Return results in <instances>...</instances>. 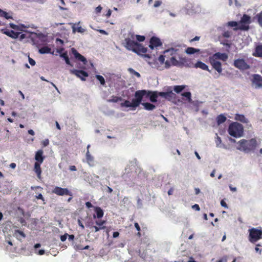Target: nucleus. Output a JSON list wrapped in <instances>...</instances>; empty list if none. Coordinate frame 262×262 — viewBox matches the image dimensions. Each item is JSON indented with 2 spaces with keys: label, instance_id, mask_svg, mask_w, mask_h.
Segmentation results:
<instances>
[{
  "label": "nucleus",
  "instance_id": "4468645a",
  "mask_svg": "<svg viewBox=\"0 0 262 262\" xmlns=\"http://www.w3.org/2000/svg\"><path fill=\"white\" fill-rule=\"evenodd\" d=\"M150 44L149 45V47L153 50L155 48H157L162 46V42L160 39L155 36L152 37L150 39Z\"/></svg>",
  "mask_w": 262,
  "mask_h": 262
},
{
  "label": "nucleus",
  "instance_id": "58836bf2",
  "mask_svg": "<svg viewBox=\"0 0 262 262\" xmlns=\"http://www.w3.org/2000/svg\"><path fill=\"white\" fill-rule=\"evenodd\" d=\"M227 25L229 27H237L238 25V23L235 21H229L227 23Z\"/></svg>",
  "mask_w": 262,
  "mask_h": 262
},
{
  "label": "nucleus",
  "instance_id": "f257e3e1",
  "mask_svg": "<svg viewBox=\"0 0 262 262\" xmlns=\"http://www.w3.org/2000/svg\"><path fill=\"white\" fill-rule=\"evenodd\" d=\"M177 50L173 48L165 50L163 55H161L157 60L161 64H164L166 69L170 66L182 67L187 61L186 57L180 56L177 53Z\"/></svg>",
  "mask_w": 262,
  "mask_h": 262
},
{
  "label": "nucleus",
  "instance_id": "9b49d317",
  "mask_svg": "<svg viewBox=\"0 0 262 262\" xmlns=\"http://www.w3.org/2000/svg\"><path fill=\"white\" fill-rule=\"evenodd\" d=\"M52 192L59 196L70 195L72 196V193L68 188H63L60 187L56 186L52 190Z\"/></svg>",
  "mask_w": 262,
  "mask_h": 262
},
{
  "label": "nucleus",
  "instance_id": "cd10ccee",
  "mask_svg": "<svg viewBox=\"0 0 262 262\" xmlns=\"http://www.w3.org/2000/svg\"><path fill=\"white\" fill-rule=\"evenodd\" d=\"M95 224L99 227H102V229L106 228V226L104 225L106 224V221L104 220H98L96 221Z\"/></svg>",
  "mask_w": 262,
  "mask_h": 262
},
{
  "label": "nucleus",
  "instance_id": "bb28decb",
  "mask_svg": "<svg viewBox=\"0 0 262 262\" xmlns=\"http://www.w3.org/2000/svg\"><path fill=\"white\" fill-rule=\"evenodd\" d=\"M200 51L199 49H197L192 47H188L186 50V53L187 54L191 55L198 53Z\"/></svg>",
  "mask_w": 262,
  "mask_h": 262
},
{
  "label": "nucleus",
  "instance_id": "de8ad7c7",
  "mask_svg": "<svg viewBox=\"0 0 262 262\" xmlns=\"http://www.w3.org/2000/svg\"><path fill=\"white\" fill-rule=\"evenodd\" d=\"M29 62L32 66H33L35 64V60L30 57H29Z\"/></svg>",
  "mask_w": 262,
  "mask_h": 262
},
{
  "label": "nucleus",
  "instance_id": "b1692460",
  "mask_svg": "<svg viewBox=\"0 0 262 262\" xmlns=\"http://www.w3.org/2000/svg\"><path fill=\"white\" fill-rule=\"evenodd\" d=\"M14 235L17 239L20 241L26 237L25 234L19 230H15Z\"/></svg>",
  "mask_w": 262,
  "mask_h": 262
},
{
  "label": "nucleus",
  "instance_id": "dca6fc26",
  "mask_svg": "<svg viewBox=\"0 0 262 262\" xmlns=\"http://www.w3.org/2000/svg\"><path fill=\"white\" fill-rule=\"evenodd\" d=\"M252 83L256 85V88H260L262 86V77L258 74L253 75L252 80Z\"/></svg>",
  "mask_w": 262,
  "mask_h": 262
},
{
  "label": "nucleus",
  "instance_id": "a18cd8bd",
  "mask_svg": "<svg viewBox=\"0 0 262 262\" xmlns=\"http://www.w3.org/2000/svg\"><path fill=\"white\" fill-rule=\"evenodd\" d=\"M68 235H69V234L68 233H65L64 235H61L60 236L61 241L62 242H64L66 240V239H67V238L68 237Z\"/></svg>",
  "mask_w": 262,
  "mask_h": 262
},
{
  "label": "nucleus",
  "instance_id": "37998d69",
  "mask_svg": "<svg viewBox=\"0 0 262 262\" xmlns=\"http://www.w3.org/2000/svg\"><path fill=\"white\" fill-rule=\"evenodd\" d=\"M146 61H147L149 65H150L152 68H157V69L159 68V66H157V64H158L157 63H156L155 62L152 63L150 60H146Z\"/></svg>",
  "mask_w": 262,
  "mask_h": 262
},
{
  "label": "nucleus",
  "instance_id": "20e7f679",
  "mask_svg": "<svg viewBox=\"0 0 262 262\" xmlns=\"http://www.w3.org/2000/svg\"><path fill=\"white\" fill-rule=\"evenodd\" d=\"M258 144L256 138H252L250 140L242 139L238 142L237 149L246 153H249L254 151Z\"/></svg>",
  "mask_w": 262,
  "mask_h": 262
},
{
  "label": "nucleus",
  "instance_id": "ddd939ff",
  "mask_svg": "<svg viewBox=\"0 0 262 262\" xmlns=\"http://www.w3.org/2000/svg\"><path fill=\"white\" fill-rule=\"evenodd\" d=\"M138 91H145V94L143 96H146L149 97V99L152 102H156L157 101V98L158 97V92H150L145 90H138Z\"/></svg>",
  "mask_w": 262,
  "mask_h": 262
},
{
  "label": "nucleus",
  "instance_id": "f8f14e48",
  "mask_svg": "<svg viewBox=\"0 0 262 262\" xmlns=\"http://www.w3.org/2000/svg\"><path fill=\"white\" fill-rule=\"evenodd\" d=\"M70 73L72 74L76 75L77 77L79 78L81 80L85 81V77H88V73L83 70H71Z\"/></svg>",
  "mask_w": 262,
  "mask_h": 262
},
{
  "label": "nucleus",
  "instance_id": "412c9836",
  "mask_svg": "<svg viewBox=\"0 0 262 262\" xmlns=\"http://www.w3.org/2000/svg\"><path fill=\"white\" fill-rule=\"evenodd\" d=\"M235 120L240 121L243 123L248 124L249 120L247 119L244 115L236 114L235 115Z\"/></svg>",
  "mask_w": 262,
  "mask_h": 262
},
{
  "label": "nucleus",
  "instance_id": "603ef678",
  "mask_svg": "<svg viewBox=\"0 0 262 262\" xmlns=\"http://www.w3.org/2000/svg\"><path fill=\"white\" fill-rule=\"evenodd\" d=\"M221 205L222 206H223L226 208H228L227 204H226V203L225 202V201L224 200H222L221 201Z\"/></svg>",
  "mask_w": 262,
  "mask_h": 262
},
{
  "label": "nucleus",
  "instance_id": "79ce46f5",
  "mask_svg": "<svg viewBox=\"0 0 262 262\" xmlns=\"http://www.w3.org/2000/svg\"><path fill=\"white\" fill-rule=\"evenodd\" d=\"M231 32L226 31L223 33V36L225 37L229 38L231 36Z\"/></svg>",
  "mask_w": 262,
  "mask_h": 262
},
{
  "label": "nucleus",
  "instance_id": "a19ab883",
  "mask_svg": "<svg viewBox=\"0 0 262 262\" xmlns=\"http://www.w3.org/2000/svg\"><path fill=\"white\" fill-rule=\"evenodd\" d=\"M90 228L94 229V232H97L100 230L102 229V227L99 228L98 226H93V225H89V226Z\"/></svg>",
  "mask_w": 262,
  "mask_h": 262
},
{
  "label": "nucleus",
  "instance_id": "72a5a7b5",
  "mask_svg": "<svg viewBox=\"0 0 262 262\" xmlns=\"http://www.w3.org/2000/svg\"><path fill=\"white\" fill-rule=\"evenodd\" d=\"M61 56L63 57L66 61V63L70 65L71 66H73V65L71 64V62L70 61V59L69 58V57L68 56V54L67 53H64L61 55Z\"/></svg>",
  "mask_w": 262,
  "mask_h": 262
},
{
  "label": "nucleus",
  "instance_id": "5701e85b",
  "mask_svg": "<svg viewBox=\"0 0 262 262\" xmlns=\"http://www.w3.org/2000/svg\"><path fill=\"white\" fill-rule=\"evenodd\" d=\"M253 55L255 57H262V45H258L255 48Z\"/></svg>",
  "mask_w": 262,
  "mask_h": 262
},
{
  "label": "nucleus",
  "instance_id": "ea45409f",
  "mask_svg": "<svg viewBox=\"0 0 262 262\" xmlns=\"http://www.w3.org/2000/svg\"><path fill=\"white\" fill-rule=\"evenodd\" d=\"M136 37L137 40L140 42L143 41L145 39V36L142 35H136Z\"/></svg>",
  "mask_w": 262,
  "mask_h": 262
},
{
  "label": "nucleus",
  "instance_id": "a211bd4d",
  "mask_svg": "<svg viewBox=\"0 0 262 262\" xmlns=\"http://www.w3.org/2000/svg\"><path fill=\"white\" fill-rule=\"evenodd\" d=\"M94 211L96 213V214H93V218L96 219H101L103 217L104 215V212L103 210L99 207H95Z\"/></svg>",
  "mask_w": 262,
  "mask_h": 262
},
{
  "label": "nucleus",
  "instance_id": "bf43d9fd",
  "mask_svg": "<svg viewBox=\"0 0 262 262\" xmlns=\"http://www.w3.org/2000/svg\"><path fill=\"white\" fill-rule=\"evenodd\" d=\"M69 169L71 171H76L77 169L76 167L74 165H72L69 167Z\"/></svg>",
  "mask_w": 262,
  "mask_h": 262
},
{
  "label": "nucleus",
  "instance_id": "5fc2aeb1",
  "mask_svg": "<svg viewBox=\"0 0 262 262\" xmlns=\"http://www.w3.org/2000/svg\"><path fill=\"white\" fill-rule=\"evenodd\" d=\"M158 96L163 97L165 98V95H167V93H166V92H162L158 93Z\"/></svg>",
  "mask_w": 262,
  "mask_h": 262
},
{
  "label": "nucleus",
  "instance_id": "a878e982",
  "mask_svg": "<svg viewBox=\"0 0 262 262\" xmlns=\"http://www.w3.org/2000/svg\"><path fill=\"white\" fill-rule=\"evenodd\" d=\"M141 104H142V105L144 106V107L146 110L148 111L153 110L156 107V106L155 105L148 102H144L141 103Z\"/></svg>",
  "mask_w": 262,
  "mask_h": 262
},
{
  "label": "nucleus",
  "instance_id": "c9c22d12",
  "mask_svg": "<svg viewBox=\"0 0 262 262\" xmlns=\"http://www.w3.org/2000/svg\"><path fill=\"white\" fill-rule=\"evenodd\" d=\"M96 78L99 81L101 85H103L105 84V79L102 76L100 75H96Z\"/></svg>",
  "mask_w": 262,
  "mask_h": 262
},
{
  "label": "nucleus",
  "instance_id": "0eeeda50",
  "mask_svg": "<svg viewBox=\"0 0 262 262\" xmlns=\"http://www.w3.org/2000/svg\"><path fill=\"white\" fill-rule=\"evenodd\" d=\"M228 132L231 136L239 138L243 135L244 127L239 123L234 122L229 125Z\"/></svg>",
  "mask_w": 262,
  "mask_h": 262
},
{
  "label": "nucleus",
  "instance_id": "c03bdc74",
  "mask_svg": "<svg viewBox=\"0 0 262 262\" xmlns=\"http://www.w3.org/2000/svg\"><path fill=\"white\" fill-rule=\"evenodd\" d=\"M135 228H136V229L138 231H140L141 230V229H140V226L139 225V224L138 223H135ZM138 235H140V232H138Z\"/></svg>",
  "mask_w": 262,
  "mask_h": 262
},
{
  "label": "nucleus",
  "instance_id": "aec40b11",
  "mask_svg": "<svg viewBox=\"0 0 262 262\" xmlns=\"http://www.w3.org/2000/svg\"><path fill=\"white\" fill-rule=\"evenodd\" d=\"M86 162L91 166L94 165V157L90 154V151L87 150L85 155Z\"/></svg>",
  "mask_w": 262,
  "mask_h": 262
},
{
  "label": "nucleus",
  "instance_id": "f3484780",
  "mask_svg": "<svg viewBox=\"0 0 262 262\" xmlns=\"http://www.w3.org/2000/svg\"><path fill=\"white\" fill-rule=\"evenodd\" d=\"M43 151L41 149L37 150L35 155V159L36 161V163H42L45 158L43 155Z\"/></svg>",
  "mask_w": 262,
  "mask_h": 262
},
{
  "label": "nucleus",
  "instance_id": "423d86ee",
  "mask_svg": "<svg viewBox=\"0 0 262 262\" xmlns=\"http://www.w3.org/2000/svg\"><path fill=\"white\" fill-rule=\"evenodd\" d=\"M145 91H136L135 94V98L133 99L132 102L128 100H125L120 104L121 107L136 108L141 103Z\"/></svg>",
  "mask_w": 262,
  "mask_h": 262
},
{
  "label": "nucleus",
  "instance_id": "39448f33",
  "mask_svg": "<svg viewBox=\"0 0 262 262\" xmlns=\"http://www.w3.org/2000/svg\"><path fill=\"white\" fill-rule=\"evenodd\" d=\"M9 26L14 30H10L7 29H2L1 30V32L13 39H16L19 37L21 32L24 31L26 28V27L23 24L17 25L13 23H10Z\"/></svg>",
  "mask_w": 262,
  "mask_h": 262
},
{
  "label": "nucleus",
  "instance_id": "8fccbe9b",
  "mask_svg": "<svg viewBox=\"0 0 262 262\" xmlns=\"http://www.w3.org/2000/svg\"><path fill=\"white\" fill-rule=\"evenodd\" d=\"M161 4H162L161 1H155L154 6L155 7H158L160 6L161 5Z\"/></svg>",
  "mask_w": 262,
  "mask_h": 262
},
{
  "label": "nucleus",
  "instance_id": "393cba45",
  "mask_svg": "<svg viewBox=\"0 0 262 262\" xmlns=\"http://www.w3.org/2000/svg\"><path fill=\"white\" fill-rule=\"evenodd\" d=\"M227 120L226 117L224 114L218 115L216 118V122L218 125H220L225 122Z\"/></svg>",
  "mask_w": 262,
  "mask_h": 262
},
{
  "label": "nucleus",
  "instance_id": "0e129e2a",
  "mask_svg": "<svg viewBox=\"0 0 262 262\" xmlns=\"http://www.w3.org/2000/svg\"><path fill=\"white\" fill-rule=\"evenodd\" d=\"M107 192L109 193H111L113 192L112 188L108 186H107Z\"/></svg>",
  "mask_w": 262,
  "mask_h": 262
},
{
  "label": "nucleus",
  "instance_id": "13d9d810",
  "mask_svg": "<svg viewBox=\"0 0 262 262\" xmlns=\"http://www.w3.org/2000/svg\"><path fill=\"white\" fill-rule=\"evenodd\" d=\"M200 37L199 36H195L194 38L191 39V40H190V42H193V41H198L199 39H200Z\"/></svg>",
  "mask_w": 262,
  "mask_h": 262
},
{
  "label": "nucleus",
  "instance_id": "c85d7f7f",
  "mask_svg": "<svg viewBox=\"0 0 262 262\" xmlns=\"http://www.w3.org/2000/svg\"><path fill=\"white\" fill-rule=\"evenodd\" d=\"M122 100V98L121 97H118L116 96H112L111 98L107 100V102H118L119 101Z\"/></svg>",
  "mask_w": 262,
  "mask_h": 262
},
{
  "label": "nucleus",
  "instance_id": "7c9ffc66",
  "mask_svg": "<svg viewBox=\"0 0 262 262\" xmlns=\"http://www.w3.org/2000/svg\"><path fill=\"white\" fill-rule=\"evenodd\" d=\"M166 93H167V95H165V98L169 100H170L176 98V94L172 93V91L166 92Z\"/></svg>",
  "mask_w": 262,
  "mask_h": 262
},
{
  "label": "nucleus",
  "instance_id": "6e6d98bb",
  "mask_svg": "<svg viewBox=\"0 0 262 262\" xmlns=\"http://www.w3.org/2000/svg\"><path fill=\"white\" fill-rule=\"evenodd\" d=\"M85 206H86V207H88V208H91V207H93V205L92 204V203L90 202H87L85 203Z\"/></svg>",
  "mask_w": 262,
  "mask_h": 262
},
{
  "label": "nucleus",
  "instance_id": "4d7b16f0",
  "mask_svg": "<svg viewBox=\"0 0 262 262\" xmlns=\"http://www.w3.org/2000/svg\"><path fill=\"white\" fill-rule=\"evenodd\" d=\"M119 235V233L117 231H115L113 232V236L114 238H116L118 237Z\"/></svg>",
  "mask_w": 262,
  "mask_h": 262
},
{
  "label": "nucleus",
  "instance_id": "f704fd0d",
  "mask_svg": "<svg viewBox=\"0 0 262 262\" xmlns=\"http://www.w3.org/2000/svg\"><path fill=\"white\" fill-rule=\"evenodd\" d=\"M0 16L5 17L7 19L12 18V17L9 15V14L2 10V12L0 13Z\"/></svg>",
  "mask_w": 262,
  "mask_h": 262
},
{
  "label": "nucleus",
  "instance_id": "9d476101",
  "mask_svg": "<svg viewBox=\"0 0 262 262\" xmlns=\"http://www.w3.org/2000/svg\"><path fill=\"white\" fill-rule=\"evenodd\" d=\"M233 66L241 71L248 70L250 68V66L243 58L234 60Z\"/></svg>",
  "mask_w": 262,
  "mask_h": 262
},
{
  "label": "nucleus",
  "instance_id": "3c124183",
  "mask_svg": "<svg viewBox=\"0 0 262 262\" xmlns=\"http://www.w3.org/2000/svg\"><path fill=\"white\" fill-rule=\"evenodd\" d=\"M192 209H193L196 211H199L200 210L199 205L198 204H194V205H192Z\"/></svg>",
  "mask_w": 262,
  "mask_h": 262
},
{
  "label": "nucleus",
  "instance_id": "49530a36",
  "mask_svg": "<svg viewBox=\"0 0 262 262\" xmlns=\"http://www.w3.org/2000/svg\"><path fill=\"white\" fill-rule=\"evenodd\" d=\"M49 144V141L48 139H45L42 142V144L44 147L48 146Z\"/></svg>",
  "mask_w": 262,
  "mask_h": 262
},
{
  "label": "nucleus",
  "instance_id": "2f4dec72",
  "mask_svg": "<svg viewBox=\"0 0 262 262\" xmlns=\"http://www.w3.org/2000/svg\"><path fill=\"white\" fill-rule=\"evenodd\" d=\"M185 88V85H176L173 87V91L177 93H179L181 92Z\"/></svg>",
  "mask_w": 262,
  "mask_h": 262
},
{
  "label": "nucleus",
  "instance_id": "473e14b6",
  "mask_svg": "<svg viewBox=\"0 0 262 262\" xmlns=\"http://www.w3.org/2000/svg\"><path fill=\"white\" fill-rule=\"evenodd\" d=\"M181 95L182 96L186 97L189 102H191V94L190 92L183 93Z\"/></svg>",
  "mask_w": 262,
  "mask_h": 262
},
{
  "label": "nucleus",
  "instance_id": "1a4fd4ad",
  "mask_svg": "<svg viewBox=\"0 0 262 262\" xmlns=\"http://www.w3.org/2000/svg\"><path fill=\"white\" fill-rule=\"evenodd\" d=\"M250 18V17L248 15L244 14L240 21L241 25L238 28H234V30H237L239 29L241 30H248L249 29V26L245 24H249L251 23Z\"/></svg>",
  "mask_w": 262,
  "mask_h": 262
},
{
  "label": "nucleus",
  "instance_id": "4c0bfd02",
  "mask_svg": "<svg viewBox=\"0 0 262 262\" xmlns=\"http://www.w3.org/2000/svg\"><path fill=\"white\" fill-rule=\"evenodd\" d=\"M259 25L262 27V11L256 15Z\"/></svg>",
  "mask_w": 262,
  "mask_h": 262
},
{
  "label": "nucleus",
  "instance_id": "09e8293b",
  "mask_svg": "<svg viewBox=\"0 0 262 262\" xmlns=\"http://www.w3.org/2000/svg\"><path fill=\"white\" fill-rule=\"evenodd\" d=\"M102 9V7L101 6L97 7L95 9V12L96 13H99L101 11Z\"/></svg>",
  "mask_w": 262,
  "mask_h": 262
},
{
  "label": "nucleus",
  "instance_id": "338daca9",
  "mask_svg": "<svg viewBox=\"0 0 262 262\" xmlns=\"http://www.w3.org/2000/svg\"><path fill=\"white\" fill-rule=\"evenodd\" d=\"M78 224L79 225V226L82 229H83L84 228V225L82 224V223L81 222V221L80 220L78 221Z\"/></svg>",
  "mask_w": 262,
  "mask_h": 262
},
{
  "label": "nucleus",
  "instance_id": "2eb2a0df",
  "mask_svg": "<svg viewBox=\"0 0 262 262\" xmlns=\"http://www.w3.org/2000/svg\"><path fill=\"white\" fill-rule=\"evenodd\" d=\"M71 51L76 59L82 62L84 64H86L87 63L88 61L83 56L79 53L75 48H72Z\"/></svg>",
  "mask_w": 262,
  "mask_h": 262
},
{
  "label": "nucleus",
  "instance_id": "c756f323",
  "mask_svg": "<svg viewBox=\"0 0 262 262\" xmlns=\"http://www.w3.org/2000/svg\"><path fill=\"white\" fill-rule=\"evenodd\" d=\"M51 49L48 47H43L39 50V52L41 54H46L51 52Z\"/></svg>",
  "mask_w": 262,
  "mask_h": 262
},
{
  "label": "nucleus",
  "instance_id": "864d4df0",
  "mask_svg": "<svg viewBox=\"0 0 262 262\" xmlns=\"http://www.w3.org/2000/svg\"><path fill=\"white\" fill-rule=\"evenodd\" d=\"M36 198L37 199H40L42 200L43 201H45V199L42 196V195L41 193H39L38 195L35 196Z\"/></svg>",
  "mask_w": 262,
  "mask_h": 262
},
{
  "label": "nucleus",
  "instance_id": "680f3d73",
  "mask_svg": "<svg viewBox=\"0 0 262 262\" xmlns=\"http://www.w3.org/2000/svg\"><path fill=\"white\" fill-rule=\"evenodd\" d=\"M69 241H72L74 238V235L73 234L68 235Z\"/></svg>",
  "mask_w": 262,
  "mask_h": 262
},
{
  "label": "nucleus",
  "instance_id": "6e6552de",
  "mask_svg": "<svg viewBox=\"0 0 262 262\" xmlns=\"http://www.w3.org/2000/svg\"><path fill=\"white\" fill-rule=\"evenodd\" d=\"M249 240L252 243H255L262 238V230L255 228L249 230Z\"/></svg>",
  "mask_w": 262,
  "mask_h": 262
},
{
  "label": "nucleus",
  "instance_id": "e433bc0d",
  "mask_svg": "<svg viewBox=\"0 0 262 262\" xmlns=\"http://www.w3.org/2000/svg\"><path fill=\"white\" fill-rule=\"evenodd\" d=\"M128 71L129 72V73L130 74H132L134 75L135 76H136L138 78H140L141 77L140 74L139 73H138V72H136V71H135L132 68H129L128 69Z\"/></svg>",
  "mask_w": 262,
  "mask_h": 262
},
{
  "label": "nucleus",
  "instance_id": "f03ea898",
  "mask_svg": "<svg viewBox=\"0 0 262 262\" xmlns=\"http://www.w3.org/2000/svg\"><path fill=\"white\" fill-rule=\"evenodd\" d=\"M125 47L128 50L133 51L138 55H142L143 57L150 59L151 56L149 54H146L147 49L144 47L141 44L129 38H126L124 40Z\"/></svg>",
  "mask_w": 262,
  "mask_h": 262
},
{
  "label": "nucleus",
  "instance_id": "774afa93",
  "mask_svg": "<svg viewBox=\"0 0 262 262\" xmlns=\"http://www.w3.org/2000/svg\"><path fill=\"white\" fill-rule=\"evenodd\" d=\"M28 133L31 135H32V136H34L35 133H34V132L32 130V129H29L28 130Z\"/></svg>",
  "mask_w": 262,
  "mask_h": 262
},
{
  "label": "nucleus",
  "instance_id": "69168bd1",
  "mask_svg": "<svg viewBox=\"0 0 262 262\" xmlns=\"http://www.w3.org/2000/svg\"><path fill=\"white\" fill-rule=\"evenodd\" d=\"M173 189L172 188H171L168 191V195H171L173 193Z\"/></svg>",
  "mask_w": 262,
  "mask_h": 262
},
{
  "label": "nucleus",
  "instance_id": "7ed1b4c3",
  "mask_svg": "<svg viewBox=\"0 0 262 262\" xmlns=\"http://www.w3.org/2000/svg\"><path fill=\"white\" fill-rule=\"evenodd\" d=\"M228 59V55L225 53L217 52L209 56V62L212 68L216 70L219 73H222L223 69L222 63L219 61L221 60L223 61H226Z\"/></svg>",
  "mask_w": 262,
  "mask_h": 262
},
{
  "label": "nucleus",
  "instance_id": "e2e57ef3",
  "mask_svg": "<svg viewBox=\"0 0 262 262\" xmlns=\"http://www.w3.org/2000/svg\"><path fill=\"white\" fill-rule=\"evenodd\" d=\"M16 166V164L14 163H12L10 164V167L12 169L15 168Z\"/></svg>",
  "mask_w": 262,
  "mask_h": 262
},
{
  "label": "nucleus",
  "instance_id": "4be33fe9",
  "mask_svg": "<svg viewBox=\"0 0 262 262\" xmlns=\"http://www.w3.org/2000/svg\"><path fill=\"white\" fill-rule=\"evenodd\" d=\"M41 163H35L34 164V170L35 172L36 173L37 178L38 179L41 178V169L40 167V164Z\"/></svg>",
  "mask_w": 262,
  "mask_h": 262
},
{
  "label": "nucleus",
  "instance_id": "6ab92c4d",
  "mask_svg": "<svg viewBox=\"0 0 262 262\" xmlns=\"http://www.w3.org/2000/svg\"><path fill=\"white\" fill-rule=\"evenodd\" d=\"M194 67L195 68H200L203 70L207 71L209 72H211V71L209 69L208 66L201 61H198L194 64Z\"/></svg>",
  "mask_w": 262,
  "mask_h": 262
},
{
  "label": "nucleus",
  "instance_id": "052dcab7",
  "mask_svg": "<svg viewBox=\"0 0 262 262\" xmlns=\"http://www.w3.org/2000/svg\"><path fill=\"white\" fill-rule=\"evenodd\" d=\"M38 255H43L45 253V250H39L38 252H35Z\"/></svg>",
  "mask_w": 262,
  "mask_h": 262
}]
</instances>
